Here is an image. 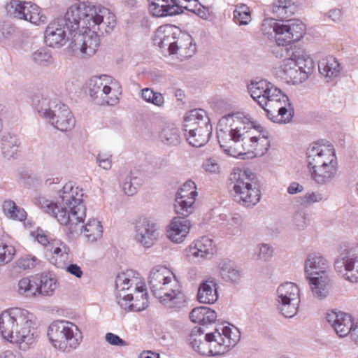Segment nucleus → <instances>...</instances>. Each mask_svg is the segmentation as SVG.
Returning <instances> with one entry per match:
<instances>
[{
	"instance_id": "nucleus-1",
	"label": "nucleus",
	"mask_w": 358,
	"mask_h": 358,
	"mask_svg": "<svg viewBox=\"0 0 358 358\" xmlns=\"http://www.w3.org/2000/svg\"><path fill=\"white\" fill-rule=\"evenodd\" d=\"M115 15L104 7L74 4L63 18L50 22L44 34L48 46L60 48L71 41L75 53L91 56L99 45L98 32L110 33L115 27Z\"/></svg>"
},
{
	"instance_id": "nucleus-2",
	"label": "nucleus",
	"mask_w": 358,
	"mask_h": 358,
	"mask_svg": "<svg viewBox=\"0 0 358 358\" xmlns=\"http://www.w3.org/2000/svg\"><path fill=\"white\" fill-rule=\"evenodd\" d=\"M83 190L66 183L59 192V200L54 203L45 197L38 199V204L46 213L52 215L70 234L83 233L87 242L94 243L102 237L103 227L96 219H90L83 225L86 208L83 203Z\"/></svg>"
},
{
	"instance_id": "nucleus-3",
	"label": "nucleus",
	"mask_w": 358,
	"mask_h": 358,
	"mask_svg": "<svg viewBox=\"0 0 358 358\" xmlns=\"http://www.w3.org/2000/svg\"><path fill=\"white\" fill-rule=\"evenodd\" d=\"M34 315L21 308H12L0 314V333L3 338L19 345L22 350L36 341Z\"/></svg>"
},
{
	"instance_id": "nucleus-4",
	"label": "nucleus",
	"mask_w": 358,
	"mask_h": 358,
	"mask_svg": "<svg viewBox=\"0 0 358 358\" xmlns=\"http://www.w3.org/2000/svg\"><path fill=\"white\" fill-rule=\"evenodd\" d=\"M306 162L310 178L318 185H329L338 176V160L331 143H311L306 150Z\"/></svg>"
},
{
	"instance_id": "nucleus-5",
	"label": "nucleus",
	"mask_w": 358,
	"mask_h": 358,
	"mask_svg": "<svg viewBox=\"0 0 358 358\" xmlns=\"http://www.w3.org/2000/svg\"><path fill=\"white\" fill-rule=\"evenodd\" d=\"M240 339L238 329L228 325L216 327L214 331L204 334L200 327L193 328L188 341L192 348L202 355L218 356L227 352Z\"/></svg>"
},
{
	"instance_id": "nucleus-6",
	"label": "nucleus",
	"mask_w": 358,
	"mask_h": 358,
	"mask_svg": "<svg viewBox=\"0 0 358 358\" xmlns=\"http://www.w3.org/2000/svg\"><path fill=\"white\" fill-rule=\"evenodd\" d=\"M217 126L221 131L230 127L229 136L234 142L243 141L248 138L249 143L244 142L243 145V149L248 152L257 150L259 141H267L268 138V132L252 120L249 114L243 112L229 113L223 116Z\"/></svg>"
},
{
	"instance_id": "nucleus-7",
	"label": "nucleus",
	"mask_w": 358,
	"mask_h": 358,
	"mask_svg": "<svg viewBox=\"0 0 358 358\" xmlns=\"http://www.w3.org/2000/svg\"><path fill=\"white\" fill-rule=\"evenodd\" d=\"M115 296L120 306L129 311H141L148 307V293L141 282L139 274L129 269L115 278Z\"/></svg>"
},
{
	"instance_id": "nucleus-8",
	"label": "nucleus",
	"mask_w": 358,
	"mask_h": 358,
	"mask_svg": "<svg viewBox=\"0 0 358 358\" xmlns=\"http://www.w3.org/2000/svg\"><path fill=\"white\" fill-rule=\"evenodd\" d=\"M255 176L248 169H234L229 180L233 184L234 199L240 205L250 208L260 200L258 186L255 182Z\"/></svg>"
},
{
	"instance_id": "nucleus-9",
	"label": "nucleus",
	"mask_w": 358,
	"mask_h": 358,
	"mask_svg": "<svg viewBox=\"0 0 358 358\" xmlns=\"http://www.w3.org/2000/svg\"><path fill=\"white\" fill-rule=\"evenodd\" d=\"M47 335L52 346L62 352H69L76 349L82 341L78 326L64 320L53 321L48 327Z\"/></svg>"
},
{
	"instance_id": "nucleus-10",
	"label": "nucleus",
	"mask_w": 358,
	"mask_h": 358,
	"mask_svg": "<svg viewBox=\"0 0 358 358\" xmlns=\"http://www.w3.org/2000/svg\"><path fill=\"white\" fill-rule=\"evenodd\" d=\"M90 96L98 105H115L122 94L120 83L110 76H93L87 82Z\"/></svg>"
},
{
	"instance_id": "nucleus-11",
	"label": "nucleus",
	"mask_w": 358,
	"mask_h": 358,
	"mask_svg": "<svg viewBox=\"0 0 358 358\" xmlns=\"http://www.w3.org/2000/svg\"><path fill=\"white\" fill-rule=\"evenodd\" d=\"M275 300L280 313L285 317L292 318L299 310L301 303V290L298 285L285 282L276 288Z\"/></svg>"
},
{
	"instance_id": "nucleus-12",
	"label": "nucleus",
	"mask_w": 358,
	"mask_h": 358,
	"mask_svg": "<svg viewBox=\"0 0 358 358\" xmlns=\"http://www.w3.org/2000/svg\"><path fill=\"white\" fill-rule=\"evenodd\" d=\"M273 32V38L279 46H285L292 42L299 41L304 36L306 24L299 20H279L270 22Z\"/></svg>"
},
{
	"instance_id": "nucleus-13",
	"label": "nucleus",
	"mask_w": 358,
	"mask_h": 358,
	"mask_svg": "<svg viewBox=\"0 0 358 358\" xmlns=\"http://www.w3.org/2000/svg\"><path fill=\"white\" fill-rule=\"evenodd\" d=\"M270 106L277 110V114L273 115L270 117V120L280 124H285L292 122L294 109L285 93L279 88L270 87Z\"/></svg>"
},
{
	"instance_id": "nucleus-14",
	"label": "nucleus",
	"mask_w": 358,
	"mask_h": 358,
	"mask_svg": "<svg viewBox=\"0 0 358 358\" xmlns=\"http://www.w3.org/2000/svg\"><path fill=\"white\" fill-rule=\"evenodd\" d=\"M334 268L345 280L358 283V245L341 253L334 262Z\"/></svg>"
},
{
	"instance_id": "nucleus-15",
	"label": "nucleus",
	"mask_w": 358,
	"mask_h": 358,
	"mask_svg": "<svg viewBox=\"0 0 358 358\" xmlns=\"http://www.w3.org/2000/svg\"><path fill=\"white\" fill-rule=\"evenodd\" d=\"M31 105L38 115L51 125L57 119L62 106H66L58 99L43 93H37L31 96Z\"/></svg>"
},
{
	"instance_id": "nucleus-16",
	"label": "nucleus",
	"mask_w": 358,
	"mask_h": 358,
	"mask_svg": "<svg viewBox=\"0 0 358 358\" xmlns=\"http://www.w3.org/2000/svg\"><path fill=\"white\" fill-rule=\"evenodd\" d=\"M8 13L15 18L24 20L36 25L45 21L46 17L41 14L40 7L31 1L11 0L8 5Z\"/></svg>"
},
{
	"instance_id": "nucleus-17",
	"label": "nucleus",
	"mask_w": 358,
	"mask_h": 358,
	"mask_svg": "<svg viewBox=\"0 0 358 358\" xmlns=\"http://www.w3.org/2000/svg\"><path fill=\"white\" fill-rule=\"evenodd\" d=\"M198 195L195 183L189 180L177 191L174 209L177 215L189 216L194 212V202Z\"/></svg>"
},
{
	"instance_id": "nucleus-18",
	"label": "nucleus",
	"mask_w": 358,
	"mask_h": 358,
	"mask_svg": "<svg viewBox=\"0 0 358 358\" xmlns=\"http://www.w3.org/2000/svg\"><path fill=\"white\" fill-rule=\"evenodd\" d=\"M159 302L168 308H179L186 302V296L180 282L174 276L164 287L162 294L157 297Z\"/></svg>"
},
{
	"instance_id": "nucleus-19",
	"label": "nucleus",
	"mask_w": 358,
	"mask_h": 358,
	"mask_svg": "<svg viewBox=\"0 0 358 358\" xmlns=\"http://www.w3.org/2000/svg\"><path fill=\"white\" fill-rule=\"evenodd\" d=\"M135 239L146 248L152 245L159 236L157 223L151 218L140 217L135 226Z\"/></svg>"
},
{
	"instance_id": "nucleus-20",
	"label": "nucleus",
	"mask_w": 358,
	"mask_h": 358,
	"mask_svg": "<svg viewBox=\"0 0 358 358\" xmlns=\"http://www.w3.org/2000/svg\"><path fill=\"white\" fill-rule=\"evenodd\" d=\"M326 319L339 337L350 335L355 322L350 314L342 311H329L327 313Z\"/></svg>"
},
{
	"instance_id": "nucleus-21",
	"label": "nucleus",
	"mask_w": 358,
	"mask_h": 358,
	"mask_svg": "<svg viewBox=\"0 0 358 358\" xmlns=\"http://www.w3.org/2000/svg\"><path fill=\"white\" fill-rule=\"evenodd\" d=\"M273 73L276 77L284 80L288 84L297 85L303 83L296 66L294 59H292V56L283 59L274 67Z\"/></svg>"
},
{
	"instance_id": "nucleus-22",
	"label": "nucleus",
	"mask_w": 358,
	"mask_h": 358,
	"mask_svg": "<svg viewBox=\"0 0 358 358\" xmlns=\"http://www.w3.org/2000/svg\"><path fill=\"white\" fill-rule=\"evenodd\" d=\"M180 34V29L171 24L160 26L155 33V41L161 48H167L169 54L176 52L178 36Z\"/></svg>"
},
{
	"instance_id": "nucleus-23",
	"label": "nucleus",
	"mask_w": 358,
	"mask_h": 358,
	"mask_svg": "<svg viewBox=\"0 0 358 358\" xmlns=\"http://www.w3.org/2000/svg\"><path fill=\"white\" fill-rule=\"evenodd\" d=\"M43 251L46 259L57 268H63L69 260V248L60 240L53 241L52 245Z\"/></svg>"
},
{
	"instance_id": "nucleus-24",
	"label": "nucleus",
	"mask_w": 358,
	"mask_h": 358,
	"mask_svg": "<svg viewBox=\"0 0 358 358\" xmlns=\"http://www.w3.org/2000/svg\"><path fill=\"white\" fill-rule=\"evenodd\" d=\"M174 275L169 274V271L160 266L154 267L150 272L148 277V285L150 292L157 298L162 294L164 287L169 283V280L173 279Z\"/></svg>"
},
{
	"instance_id": "nucleus-25",
	"label": "nucleus",
	"mask_w": 358,
	"mask_h": 358,
	"mask_svg": "<svg viewBox=\"0 0 358 358\" xmlns=\"http://www.w3.org/2000/svg\"><path fill=\"white\" fill-rule=\"evenodd\" d=\"M169 225L166 234L167 237L173 243H180L184 241L189 232L191 227L190 221L186 217L177 215Z\"/></svg>"
},
{
	"instance_id": "nucleus-26",
	"label": "nucleus",
	"mask_w": 358,
	"mask_h": 358,
	"mask_svg": "<svg viewBox=\"0 0 358 358\" xmlns=\"http://www.w3.org/2000/svg\"><path fill=\"white\" fill-rule=\"evenodd\" d=\"M329 263L320 254L313 253L305 261L304 271L306 278L329 275Z\"/></svg>"
},
{
	"instance_id": "nucleus-27",
	"label": "nucleus",
	"mask_w": 358,
	"mask_h": 358,
	"mask_svg": "<svg viewBox=\"0 0 358 358\" xmlns=\"http://www.w3.org/2000/svg\"><path fill=\"white\" fill-rule=\"evenodd\" d=\"M148 1L150 12L155 17L172 16L181 12L180 0H148Z\"/></svg>"
},
{
	"instance_id": "nucleus-28",
	"label": "nucleus",
	"mask_w": 358,
	"mask_h": 358,
	"mask_svg": "<svg viewBox=\"0 0 358 358\" xmlns=\"http://www.w3.org/2000/svg\"><path fill=\"white\" fill-rule=\"evenodd\" d=\"M215 252V245L213 239L208 236H202L189 246L187 252L189 257L209 259Z\"/></svg>"
},
{
	"instance_id": "nucleus-29",
	"label": "nucleus",
	"mask_w": 358,
	"mask_h": 358,
	"mask_svg": "<svg viewBox=\"0 0 358 358\" xmlns=\"http://www.w3.org/2000/svg\"><path fill=\"white\" fill-rule=\"evenodd\" d=\"M248 90L251 97L262 107L268 117V109L266 108L268 102V82L266 80L252 81L248 85Z\"/></svg>"
},
{
	"instance_id": "nucleus-30",
	"label": "nucleus",
	"mask_w": 358,
	"mask_h": 358,
	"mask_svg": "<svg viewBox=\"0 0 358 358\" xmlns=\"http://www.w3.org/2000/svg\"><path fill=\"white\" fill-rule=\"evenodd\" d=\"M207 125H211L209 119L206 116V112L202 109H194L190 110L184 118V131L187 132H194L201 127Z\"/></svg>"
},
{
	"instance_id": "nucleus-31",
	"label": "nucleus",
	"mask_w": 358,
	"mask_h": 358,
	"mask_svg": "<svg viewBox=\"0 0 358 358\" xmlns=\"http://www.w3.org/2000/svg\"><path fill=\"white\" fill-rule=\"evenodd\" d=\"M294 59L296 66L303 83L305 82L311 74L314 69V62L310 54L304 50L294 52L291 55Z\"/></svg>"
},
{
	"instance_id": "nucleus-32",
	"label": "nucleus",
	"mask_w": 358,
	"mask_h": 358,
	"mask_svg": "<svg viewBox=\"0 0 358 358\" xmlns=\"http://www.w3.org/2000/svg\"><path fill=\"white\" fill-rule=\"evenodd\" d=\"M314 298L323 300L330 292V278L329 275L306 278Z\"/></svg>"
},
{
	"instance_id": "nucleus-33",
	"label": "nucleus",
	"mask_w": 358,
	"mask_h": 358,
	"mask_svg": "<svg viewBox=\"0 0 358 358\" xmlns=\"http://www.w3.org/2000/svg\"><path fill=\"white\" fill-rule=\"evenodd\" d=\"M217 284L213 278L202 281L199 287L197 299L201 303L212 304L218 299Z\"/></svg>"
},
{
	"instance_id": "nucleus-34",
	"label": "nucleus",
	"mask_w": 358,
	"mask_h": 358,
	"mask_svg": "<svg viewBox=\"0 0 358 358\" xmlns=\"http://www.w3.org/2000/svg\"><path fill=\"white\" fill-rule=\"evenodd\" d=\"M320 74L328 81L338 77L341 73V65L336 58L333 56H327L322 58L318 64Z\"/></svg>"
},
{
	"instance_id": "nucleus-35",
	"label": "nucleus",
	"mask_w": 358,
	"mask_h": 358,
	"mask_svg": "<svg viewBox=\"0 0 358 358\" xmlns=\"http://www.w3.org/2000/svg\"><path fill=\"white\" fill-rule=\"evenodd\" d=\"M176 52L181 59L192 57L196 51V45L193 43L192 36L187 33L182 32L178 36Z\"/></svg>"
},
{
	"instance_id": "nucleus-36",
	"label": "nucleus",
	"mask_w": 358,
	"mask_h": 358,
	"mask_svg": "<svg viewBox=\"0 0 358 358\" xmlns=\"http://www.w3.org/2000/svg\"><path fill=\"white\" fill-rule=\"evenodd\" d=\"M189 318L194 323L206 325L213 323L217 318V314L215 310L207 306H200L192 310Z\"/></svg>"
},
{
	"instance_id": "nucleus-37",
	"label": "nucleus",
	"mask_w": 358,
	"mask_h": 358,
	"mask_svg": "<svg viewBox=\"0 0 358 358\" xmlns=\"http://www.w3.org/2000/svg\"><path fill=\"white\" fill-rule=\"evenodd\" d=\"M218 271L221 278L227 282L237 283L240 280V271L229 259H223L219 263Z\"/></svg>"
},
{
	"instance_id": "nucleus-38",
	"label": "nucleus",
	"mask_w": 358,
	"mask_h": 358,
	"mask_svg": "<svg viewBox=\"0 0 358 358\" xmlns=\"http://www.w3.org/2000/svg\"><path fill=\"white\" fill-rule=\"evenodd\" d=\"M20 144L17 136L12 134H6L1 138V149L4 158L10 159L15 158L17 153V148Z\"/></svg>"
},
{
	"instance_id": "nucleus-39",
	"label": "nucleus",
	"mask_w": 358,
	"mask_h": 358,
	"mask_svg": "<svg viewBox=\"0 0 358 358\" xmlns=\"http://www.w3.org/2000/svg\"><path fill=\"white\" fill-rule=\"evenodd\" d=\"M297 6L292 0H273L272 13L277 17L284 19L294 15Z\"/></svg>"
},
{
	"instance_id": "nucleus-40",
	"label": "nucleus",
	"mask_w": 358,
	"mask_h": 358,
	"mask_svg": "<svg viewBox=\"0 0 358 358\" xmlns=\"http://www.w3.org/2000/svg\"><path fill=\"white\" fill-rule=\"evenodd\" d=\"M56 282V279L51 273H42L36 277L35 284L37 287V294L43 296L52 294L57 287Z\"/></svg>"
},
{
	"instance_id": "nucleus-41",
	"label": "nucleus",
	"mask_w": 358,
	"mask_h": 358,
	"mask_svg": "<svg viewBox=\"0 0 358 358\" xmlns=\"http://www.w3.org/2000/svg\"><path fill=\"white\" fill-rule=\"evenodd\" d=\"M62 108L63 110H60L52 126L62 131H66L74 127L76 121L68 106H62Z\"/></svg>"
},
{
	"instance_id": "nucleus-42",
	"label": "nucleus",
	"mask_w": 358,
	"mask_h": 358,
	"mask_svg": "<svg viewBox=\"0 0 358 358\" xmlns=\"http://www.w3.org/2000/svg\"><path fill=\"white\" fill-rule=\"evenodd\" d=\"M212 134V125H207L204 127H201L197 131L194 132H187L185 135L189 143L196 148H199L204 145L209 140Z\"/></svg>"
},
{
	"instance_id": "nucleus-43",
	"label": "nucleus",
	"mask_w": 358,
	"mask_h": 358,
	"mask_svg": "<svg viewBox=\"0 0 358 358\" xmlns=\"http://www.w3.org/2000/svg\"><path fill=\"white\" fill-rule=\"evenodd\" d=\"M3 210L6 216L9 219L22 222L27 218V212L11 200L3 202Z\"/></svg>"
},
{
	"instance_id": "nucleus-44",
	"label": "nucleus",
	"mask_w": 358,
	"mask_h": 358,
	"mask_svg": "<svg viewBox=\"0 0 358 358\" xmlns=\"http://www.w3.org/2000/svg\"><path fill=\"white\" fill-rule=\"evenodd\" d=\"M161 141L167 145H177L180 142L179 129L173 124L165 126L159 135Z\"/></svg>"
},
{
	"instance_id": "nucleus-45",
	"label": "nucleus",
	"mask_w": 358,
	"mask_h": 358,
	"mask_svg": "<svg viewBox=\"0 0 358 358\" xmlns=\"http://www.w3.org/2000/svg\"><path fill=\"white\" fill-rule=\"evenodd\" d=\"M234 22L240 26L248 25L251 22V13L249 7L244 3L237 4L233 12Z\"/></svg>"
},
{
	"instance_id": "nucleus-46",
	"label": "nucleus",
	"mask_w": 358,
	"mask_h": 358,
	"mask_svg": "<svg viewBox=\"0 0 358 358\" xmlns=\"http://www.w3.org/2000/svg\"><path fill=\"white\" fill-rule=\"evenodd\" d=\"M18 293L25 297H32L37 295V287L35 280L32 282L28 278H23L18 282Z\"/></svg>"
},
{
	"instance_id": "nucleus-47",
	"label": "nucleus",
	"mask_w": 358,
	"mask_h": 358,
	"mask_svg": "<svg viewBox=\"0 0 358 358\" xmlns=\"http://www.w3.org/2000/svg\"><path fill=\"white\" fill-rule=\"evenodd\" d=\"M141 184L142 180L137 176H133V173H131L124 179L122 184V189L127 195L133 196L136 193L138 188Z\"/></svg>"
},
{
	"instance_id": "nucleus-48",
	"label": "nucleus",
	"mask_w": 358,
	"mask_h": 358,
	"mask_svg": "<svg viewBox=\"0 0 358 358\" xmlns=\"http://www.w3.org/2000/svg\"><path fill=\"white\" fill-rule=\"evenodd\" d=\"M31 57L33 61L40 66H46L52 62L51 52L45 48H41L36 50L33 52Z\"/></svg>"
},
{
	"instance_id": "nucleus-49",
	"label": "nucleus",
	"mask_w": 358,
	"mask_h": 358,
	"mask_svg": "<svg viewBox=\"0 0 358 358\" xmlns=\"http://www.w3.org/2000/svg\"><path fill=\"white\" fill-rule=\"evenodd\" d=\"M141 97L147 102L152 103L157 106H161L164 102L162 94L155 92L150 88H145L141 90Z\"/></svg>"
},
{
	"instance_id": "nucleus-50",
	"label": "nucleus",
	"mask_w": 358,
	"mask_h": 358,
	"mask_svg": "<svg viewBox=\"0 0 358 358\" xmlns=\"http://www.w3.org/2000/svg\"><path fill=\"white\" fill-rule=\"evenodd\" d=\"M15 254V249L13 246L7 245L2 240H0V263L10 262Z\"/></svg>"
},
{
	"instance_id": "nucleus-51",
	"label": "nucleus",
	"mask_w": 358,
	"mask_h": 358,
	"mask_svg": "<svg viewBox=\"0 0 358 358\" xmlns=\"http://www.w3.org/2000/svg\"><path fill=\"white\" fill-rule=\"evenodd\" d=\"M39 262V259L35 256L29 255L19 259L17 265L19 268L26 270L34 268Z\"/></svg>"
},
{
	"instance_id": "nucleus-52",
	"label": "nucleus",
	"mask_w": 358,
	"mask_h": 358,
	"mask_svg": "<svg viewBox=\"0 0 358 358\" xmlns=\"http://www.w3.org/2000/svg\"><path fill=\"white\" fill-rule=\"evenodd\" d=\"M323 199V195L319 192H308L302 197L301 203L303 206H310L315 203H319Z\"/></svg>"
},
{
	"instance_id": "nucleus-53",
	"label": "nucleus",
	"mask_w": 358,
	"mask_h": 358,
	"mask_svg": "<svg viewBox=\"0 0 358 358\" xmlns=\"http://www.w3.org/2000/svg\"><path fill=\"white\" fill-rule=\"evenodd\" d=\"M292 222L298 230H302L307 226L306 215L303 211L296 212L292 217Z\"/></svg>"
},
{
	"instance_id": "nucleus-54",
	"label": "nucleus",
	"mask_w": 358,
	"mask_h": 358,
	"mask_svg": "<svg viewBox=\"0 0 358 358\" xmlns=\"http://www.w3.org/2000/svg\"><path fill=\"white\" fill-rule=\"evenodd\" d=\"M35 234V238L44 247V251H47L48 246L52 245L53 241L56 240L49 238L42 229H38Z\"/></svg>"
},
{
	"instance_id": "nucleus-55",
	"label": "nucleus",
	"mask_w": 358,
	"mask_h": 358,
	"mask_svg": "<svg viewBox=\"0 0 358 358\" xmlns=\"http://www.w3.org/2000/svg\"><path fill=\"white\" fill-rule=\"evenodd\" d=\"M112 155L109 153H99L96 157V162L99 166L105 169L109 170L112 166Z\"/></svg>"
},
{
	"instance_id": "nucleus-56",
	"label": "nucleus",
	"mask_w": 358,
	"mask_h": 358,
	"mask_svg": "<svg viewBox=\"0 0 358 358\" xmlns=\"http://www.w3.org/2000/svg\"><path fill=\"white\" fill-rule=\"evenodd\" d=\"M105 339L110 345L114 346H124L127 345V342L121 338L118 335L111 332H108L105 336Z\"/></svg>"
},
{
	"instance_id": "nucleus-57",
	"label": "nucleus",
	"mask_w": 358,
	"mask_h": 358,
	"mask_svg": "<svg viewBox=\"0 0 358 358\" xmlns=\"http://www.w3.org/2000/svg\"><path fill=\"white\" fill-rule=\"evenodd\" d=\"M203 169L210 173H217L219 172L220 166L214 158L207 159L202 165Z\"/></svg>"
},
{
	"instance_id": "nucleus-58",
	"label": "nucleus",
	"mask_w": 358,
	"mask_h": 358,
	"mask_svg": "<svg viewBox=\"0 0 358 358\" xmlns=\"http://www.w3.org/2000/svg\"><path fill=\"white\" fill-rule=\"evenodd\" d=\"M63 268H65L66 272L74 275L78 278H80L83 275V272L80 266H79L76 264H66V266H64Z\"/></svg>"
},
{
	"instance_id": "nucleus-59",
	"label": "nucleus",
	"mask_w": 358,
	"mask_h": 358,
	"mask_svg": "<svg viewBox=\"0 0 358 358\" xmlns=\"http://www.w3.org/2000/svg\"><path fill=\"white\" fill-rule=\"evenodd\" d=\"M268 245L266 243H262L259 245L257 252V260L266 262L268 259Z\"/></svg>"
},
{
	"instance_id": "nucleus-60",
	"label": "nucleus",
	"mask_w": 358,
	"mask_h": 358,
	"mask_svg": "<svg viewBox=\"0 0 358 358\" xmlns=\"http://www.w3.org/2000/svg\"><path fill=\"white\" fill-rule=\"evenodd\" d=\"M328 17L333 22L338 23L343 20V13L338 8H334L329 11Z\"/></svg>"
},
{
	"instance_id": "nucleus-61",
	"label": "nucleus",
	"mask_w": 358,
	"mask_h": 358,
	"mask_svg": "<svg viewBox=\"0 0 358 358\" xmlns=\"http://www.w3.org/2000/svg\"><path fill=\"white\" fill-rule=\"evenodd\" d=\"M220 146L223 148L224 152L231 157H237L245 155V153L238 152L236 149L232 148L231 147H226L222 144H220Z\"/></svg>"
},
{
	"instance_id": "nucleus-62",
	"label": "nucleus",
	"mask_w": 358,
	"mask_h": 358,
	"mask_svg": "<svg viewBox=\"0 0 358 358\" xmlns=\"http://www.w3.org/2000/svg\"><path fill=\"white\" fill-rule=\"evenodd\" d=\"M0 358H22L17 351L6 350L0 353Z\"/></svg>"
},
{
	"instance_id": "nucleus-63",
	"label": "nucleus",
	"mask_w": 358,
	"mask_h": 358,
	"mask_svg": "<svg viewBox=\"0 0 358 358\" xmlns=\"http://www.w3.org/2000/svg\"><path fill=\"white\" fill-rule=\"evenodd\" d=\"M303 190V187L302 185L299 184L298 182H292L289 186L287 191L289 194H294L299 192H301Z\"/></svg>"
},
{
	"instance_id": "nucleus-64",
	"label": "nucleus",
	"mask_w": 358,
	"mask_h": 358,
	"mask_svg": "<svg viewBox=\"0 0 358 358\" xmlns=\"http://www.w3.org/2000/svg\"><path fill=\"white\" fill-rule=\"evenodd\" d=\"M350 336L352 341L358 345V320L354 322Z\"/></svg>"
}]
</instances>
